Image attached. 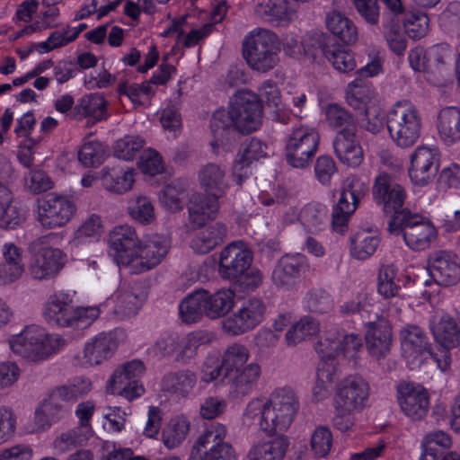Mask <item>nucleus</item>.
<instances>
[{"mask_svg":"<svg viewBox=\"0 0 460 460\" xmlns=\"http://www.w3.org/2000/svg\"><path fill=\"white\" fill-rule=\"evenodd\" d=\"M102 181L104 188L115 193H124L129 190L134 183L133 171L118 165H106L102 168Z\"/></svg>","mask_w":460,"mask_h":460,"instance_id":"f704fd0d","label":"nucleus"},{"mask_svg":"<svg viewBox=\"0 0 460 460\" xmlns=\"http://www.w3.org/2000/svg\"><path fill=\"white\" fill-rule=\"evenodd\" d=\"M402 354L409 362L421 361L431 346L426 332L416 324H406L400 331Z\"/></svg>","mask_w":460,"mask_h":460,"instance_id":"393cba45","label":"nucleus"},{"mask_svg":"<svg viewBox=\"0 0 460 460\" xmlns=\"http://www.w3.org/2000/svg\"><path fill=\"white\" fill-rule=\"evenodd\" d=\"M145 140L138 136H126L119 139L114 146V155L122 160H132L140 152Z\"/></svg>","mask_w":460,"mask_h":460,"instance_id":"69168bd1","label":"nucleus"},{"mask_svg":"<svg viewBox=\"0 0 460 460\" xmlns=\"http://www.w3.org/2000/svg\"><path fill=\"white\" fill-rule=\"evenodd\" d=\"M105 156L103 146L99 141L86 142L78 151V160L85 167L100 165Z\"/></svg>","mask_w":460,"mask_h":460,"instance_id":"0e129e2a","label":"nucleus"},{"mask_svg":"<svg viewBox=\"0 0 460 460\" xmlns=\"http://www.w3.org/2000/svg\"><path fill=\"white\" fill-rule=\"evenodd\" d=\"M327 210L321 204H307L300 212L299 219L309 232L322 231L326 226Z\"/></svg>","mask_w":460,"mask_h":460,"instance_id":"3c124183","label":"nucleus"},{"mask_svg":"<svg viewBox=\"0 0 460 460\" xmlns=\"http://www.w3.org/2000/svg\"><path fill=\"white\" fill-rule=\"evenodd\" d=\"M139 241L135 229L128 225L114 227L109 236V245L114 251L118 262L128 267L137 254Z\"/></svg>","mask_w":460,"mask_h":460,"instance_id":"bb28decb","label":"nucleus"},{"mask_svg":"<svg viewBox=\"0 0 460 460\" xmlns=\"http://www.w3.org/2000/svg\"><path fill=\"white\" fill-rule=\"evenodd\" d=\"M367 190V185L359 178H348L332 209V225L334 231L341 234L346 231L351 214L357 209Z\"/></svg>","mask_w":460,"mask_h":460,"instance_id":"f8f14e48","label":"nucleus"},{"mask_svg":"<svg viewBox=\"0 0 460 460\" xmlns=\"http://www.w3.org/2000/svg\"><path fill=\"white\" fill-rule=\"evenodd\" d=\"M198 180L205 193L215 199L224 197L229 188L226 169L215 163H208L201 166L198 172Z\"/></svg>","mask_w":460,"mask_h":460,"instance_id":"cd10ccee","label":"nucleus"},{"mask_svg":"<svg viewBox=\"0 0 460 460\" xmlns=\"http://www.w3.org/2000/svg\"><path fill=\"white\" fill-rule=\"evenodd\" d=\"M305 304L309 311L317 314H325L333 307L331 295L322 288L310 290L305 296Z\"/></svg>","mask_w":460,"mask_h":460,"instance_id":"338daca9","label":"nucleus"},{"mask_svg":"<svg viewBox=\"0 0 460 460\" xmlns=\"http://www.w3.org/2000/svg\"><path fill=\"white\" fill-rule=\"evenodd\" d=\"M366 348L371 357L379 360L385 358L391 350L393 342L392 327L388 321L380 319L366 325Z\"/></svg>","mask_w":460,"mask_h":460,"instance_id":"5701e85b","label":"nucleus"},{"mask_svg":"<svg viewBox=\"0 0 460 460\" xmlns=\"http://www.w3.org/2000/svg\"><path fill=\"white\" fill-rule=\"evenodd\" d=\"M398 402L402 411L409 418L419 420L428 412L429 397L421 386L402 384L398 386Z\"/></svg>","mask_w":460,"mask_h":460,"instance_id":"4be33fe9","label":"nucleus"},{"mask_svg":"<svg viewBox=\"0 0 460 460\" xmlns=\"http://www.w3.org/2000/svg\"><path fill=\"white\" fill-rule=\"evenodd\" d=\"M252 260V252L243 241L233 242L220 252L218 273L224 279L234 281L239 291H252L262 282L261 271L251 268Z\"/></svg>","mask_w":460,"mask_h":460,"instance_id":"f257e3e1","label":"nucleus"},{"mask_svg":"<svg viewBox=\"0 0 460 460\" xmlns=\"http://www.w3.org/2000/svg\"><path fill=\"white\" fill-rule=\"evenodd\" d=\"M226 432L225 425L211 424L194 442L188 460H235L234 448L225 441Z\"/></svg>","mask_w":460,"mask_h":460,"instance_id":"1a4fd4ad","label":"nucleus"},{"mask_svg":"<svg viewBox=\"0 0 460 460\" xmlns=\"http://www.w3.org/2000/svg\"><path fill=\"white\" fill-rule=\"evenodd\" d=\"M146 367L141 360L134 359L124 363L117 368L111 377L107 390L112 394H119L128 401L140 397L145 393L141 383Z\"/></svg>","mask_w":460,"mask_h":460,"instance_id":"9b49d317","label":"nucleus"},{"mask_svg":"<svg viewBox=\"0 0 460 460\" xmlns=\"http://www.w3.org/2000/svg\"><path fill=\"white\" fill-rule=\"evenodd\" d=\"M208 290L200 288L187 296L180 304V317L185 323H194L207 316Z\"/></svg>","mask_w":460,"mask_h":460,"instance_id":"c9c22d12","label":"nucleus"},{"mask_svg":"<svg viewBox=\"0 0 460 460\" xmlns=\"http://www.w3.org/2000/svg\"><path fill=\"white\" fill-rule=\"evenodd\" d=\"M196 383L197 376L194 372L182 370L164 376L163 378V389L177 398H185L192 391Z\"/></svg>","mask_w":460,"mask_h":460,"instance_id":"ea45409f","label":"nucleus"},{"mask_svg":"<svg viewBox=\"0 0 460 460\" xmlns=\"http://www.w3.org/2000/svg\"><path fill=\"white\" fill-rule=\"evenodd\" d=\"M73 299L68 294L55 293L44 304L42 315L45 322L53 327L73 326Z\"/></svg>","mask_w":460,"mask_h":460,"instance_id":"412c9836","label":"nucleus"},{"mask_svg":"<svg viewBox=\"0 0 460 460\" xmlns=\"http://www.w3.org/2000/svg\"><path fill=\"white\" fill-rule=\"evenodd\" d=\"M319 332V323L310 316H305L295 323L286 333L288 345L294 346Z\"/></svg>","mask_w":460,"mask_h":460,"instance_id":"5fc2aeb1","label":"nucleus"},{"mask_svg":"<svg viewBox=\"0 0 460 460\" xmlns=\"http://www.w3.org/2000/svg\"><path fill=\"white\" fill-rule=\"evenodd\" d=\"M267 144L255 137L242 144L232 167L233 179L238 185L241 186L251 174L252 164L267 156Z\"/></svg>","mask_w":460,"mask_h":460,"instance_id":"aec40b11","label":"nucleus"},{"mask_svg":"<svg viewBox=\"0 0 460 460\" xmlns=\"http://www.w3.org/2000/svg\"><path fill=\"white\" fill-rule=\"evenodd\" d=\"M226 236V227L222 223H215L202 230L191 242V247L199 253H208L223 243Z\"/></svg>","mask_w":460,"mask_h":460,"instance_id":"a19ab883","label":"nucleus"},{"mask_svg":"<svg viewBox=\"0 0 460 460\" xmlns=\"http://www.w3.org/2000/svg\"><path fill=\"white\" fill-rule=\"evenodd\" d=\"M320 136L314 128L306 125L294 127L287 136V163L294 168H307L318 150Z\"/></svg>","mask_w":460,"mask_h":460,"instance_id":"6e6552de","label":"nucleus"},{"mask_svg":"<svg viewBox=\"0 0 460 460\" xmlns=\"http://www.w3.org/2000/svg\"><path fill=\"white\" fill-rule=\"evenodd\" d=\"M439 169V154L437 149L418 146L410 156L409 177L415 185L430 182Z\"/></svg>","mask_w":460,"mask_h":460,"instance_id":"f3484780","label":"nucleus"},{"mask_svg":"<svg viewBox=\"0 0 460 460\" xmlns=\"http://www.w3.org/2000/svg\"><path fill=\"white\" fill-rule=\"evenodd\" d=\"M289 438L279 435L269 440L253 443L246 455V460H283L289 448Z\"/></svg>","mask_w":460,"mask_h":460,"instance_id":"7c9ffc66","label":"nucleus"},{"mask_svg":"<svg viewBox=\"0 0 460 460\" xmlns=\"http://www.w3.org/2000/svg\"><path fill=\"white\" fill-rule=\"evenodd\" d=\"M75 213L76 205L67 196L50 192L37 199L36 220L44 229L65 226Z\"/></svg>","mask_w":460,"mask_h":460,"instance_id":"9d476101","label":"nucleus"},{"mask_svg":"<svg viewBox=\"0 0 460 460\" xmlns=\"http://www.w3.org/2000/svg\"><path fill=\"white\" fill-rule=\"evenodd\" d=\"M380 70L381 64L378 60H374L365 66L360 67L357 71L359 77L349 84L347 92L369 102L374 95V90L371 88L369 82L362 77L374 76L377 75Z\"/></svg>","mask_w":460,"mask_h":460,"instance_id":"79ce46f5","label":"nucleus"},{"mask_svg":"<svg viewBox=\"0 0 460 460\" xmlns=\"http://www.w3.org/2000/svg\"><path fill=\"white\" fill-rule=\"evenodd\" d=\"M107 102L101 93H91L82 97L72 110L71 115L75 119L90 118L93 123L107 118Z\"/></svg>","mask_w":460,"mask_h":460,"instance_id":"4c0bfd02","label":"nucleus"},{"mask_svg":"<svg viewBox=\"0 0 460 460\" xmlns=\"http://www.w3.org/2000/svg\"><path fill=\"white\" fill-rule=\"evenodd\" d=\"M218 199L201 194H193L188 204L189 222L192 228H200L208 220H213L218 211Z\"/></svg>","mask_w":460,"mask_h":460,"instance_id":"c756f323","label":"nucleus"},{"mask_svg":"<svg viewBox=\"0 0 460 460\" xmlns=\"http://www.w3.org/2000/svg\"><path fill=\"white\" fill-rule=\"evenodd\" d=\"M452 444V438L447 432L440 429L429 432L423 437L420 443L422 453L420 460H438V453L433 445L448 449Z\"/></svg>","mask_w":460,"mask_h":460,"instance_id":"09e8293b","label":"nucleus"},{"mask_svg":"<svg viewBox=\"0 0 460 460\" xmlns=\"http://www.w3.org/2000/svg\"><path fill=\"white\" fill-rule=\"evenodd\" d=\"M373 199L385 214L395 217L402 212L406 199L405 189L386 172L379 173L372 188Z\"/></svg>","mask_w":460,"mask_h":460,"instance_id":"4468645a","label":"nucleus"},{"mask_svg":"<svg viewBox=\"0 0 460 460\" xmlns=\"http://www.w3.org/2000/svg\"><path fill=\"white\" fill-rule=\"evenodd\" d=\"M298 409V399L291 388L276 389L264 403L259 423L261 429L267 434L286 431Z\"/></svg>","mask_w":460,"mask_h":460,"instance_id":"7ed1b4c3","label":"nucleus"},{"mask_svg":"<svg viewBox=\"0 0 460 460\" xmlns=\"http://www.w3.org/2000/svg\"><path fill=\"white\" fill-rule=\"evenodd\" d=\"M315 42L323 55L336 70L349 73L355 69L356 61L353 53L338 45L335 38L324 33H316Z\"/></svg>","mask_w":460,"mask_h":460,"instance_id":"a878e982","label":"nucleus"},{"mask_svg":"<svg viewBox=\"0 0 460 460\" xmlns=\"http://www.w3.org/2000/svg\"><path fill=\"white\" fill-rule=\"evenodd\" d=\"M309 270L310 264L305 255L286 254L275 265L271 280L278 288L288 290L294 287L296 279L305 277Z\"/></svg>","mask_w":460,"mask_h":460,"instance_id":"a211bd4d","label":"nucleus"},{"mask_svg":"<svg viewBox=\"0 0 460 460\" xmlns=\"http://www.w3.org/2000/svg\"><path fill=\"white\" fill-rule=\"evenodd\" d=\"M65 343L58 335H50L35 324L26 326L9 339L12 351L31 361L47 358Z\"/></svg>","mask_w":460,"mask_h":460,"instance_id":"20e7f679","label":"nucleus"},{"mask_svg":"<svg viewBox=\"0 0 460 460\" xmlns=\"http://www.w3.org/2000/svg\"><path fill=\"white\" fill-rule=\"evenodd\" d=\"M397 272L394 266L385 265L379 270L378 293L385 298L394 297L401 289V280L396 278Z\"/></svg>","mask_w":460,"mask_h":460,"instance_id":"6e6d98bb","label":"nucleus"},{"mask_svg":"<svg viewBox=\"0 0 460 460\" xmlns=\"http://www.w3.org/2000/svg\"><path fill=\"white\" fill-rule=\"evenodd\" d=\"M325 117L328 125L339 131H357L354 117L343 107L331 103L326 107Z\"/></svg>","mask_w":460,"mask_h":460,"instance_id":"864d4df0","label":"nucleus"},{"mask_svg":"<svg viewBox=\"0 0 460 460\" xmlns=\"http://www.w3.org/2000/svg\"><path fill=\"white\" fill-rule=\"evenodd\" d=\"M186 198L185 189L176 183H172L161 191L159 200L161 204L171 211L182 209Z\"/></svg>","mask_w":460,"mask_h":460,"instance_id":"680f3d73","label":"nucleus"},{"mask_svg":"<svg viewBox=\"0 0 460 460\" xmlns=\"http://www.w3.org/2000/svg\"><path fill=\"white\" fill-rule=\"evenodd\" d=\"M451 57L447 44H437L429 48L424 54L428 62V72L441 73L447 66Z\"/></svg>","mask_w":460,"mask_h":460,"instance_id":"bf43d9fd","label":"nucleus"},{"mask_svg":"<svg viewBox=\"0 0 460 460\" xmlns=\"http://www.w3.org/2000/svg\"><path fill=\"white\" fill-rule=\"evenodd\" d=\"M325 22L327 29L346 45L353 44L358 40V30L354 22L338 11H332L326 14Z\"/></svg>","mask_w":460,"mask_h":460,"instance_id":"58836bf2","label":"nucleus"},{"mask_svg":"<svg viewBox=\"0 0 460 460\" xmlns=\"http://www.w3.org/2000/svg\"><path fill=\"white\" fill-rule=\"evenodd\" d=\"M146 297V292L137 284L121 289L116 298L114 314L121 320L134 316Z\"/></svg>","mask_w":460,"mask_h":460,"instance_id":"72a5a7b5","label":"nucleus"},{"mask_svg":"<svg viewBox=\"0 0 460 460\" xmlns=\"http://www.w3.org/2000/svg\"><path fill=\"white\" fill-rule=\"evenodd\" d=\"M316 385L313 389V396L318 402L328 396V384H332L336 378L335 367L324 363L316 372Z\"/></svg>","mask_w":460,"mask_h":460,"instance_id":"774afa93","label":"nucleus"},{"mask_svg":"<svg viewBox=\"0 0 460 460\" xmlns=\"http://www.w3.org/2000/svg\"><path fill=\"white\" fill-rule=\"evenodd\" d=\"M357 131H338L333 140L337 158L344 164L358 167L363 161V151L356 137Z\"/></svg>","mask_w":460,"mask_h":460,"instance_id":"c85d7f7f","label":"nucleus"},{"mask_svg":"<svg viewBox=\"0 0 460 460\" xmlns=\"http://www.w3.org/2000/svg\"><path fill=\"white\" fill-rule=\"evenodd\" d=\"M169 247V239L161 234L151 235L144 242L139 241L137 254L128 265L131 272L141 273L156 267L167 254Z\"/></svg>","mask_w":460,"mask_h":460,"instance_id":"2eb2a0df","label":"nucleus"},{"mask_svg":"<svg viewBox=\"0 0 460 460\" xmlns=\"http://www.w3.org/2000/svg\"><path fill=\"white\" fill-rule=\"evenodd\" d=\"M429 271L441 286H452L460 280V265L456 257L445 251H437L429 255Z\"/></svg>","mask_w":460,"mask_h":460,"instance_id":"b1692460","label":"nucleus"},{"mask_svg":"<svg viewBox=\"0 0 460 460\" xmlns=\"http://www.w3.org/2000/svg\"><path fill=\"white\" fill-rule=\"evenodd\" d=\"M207 316L217 319L225 316L233 308L234 304V293L230 289H221L214 294L208 291Z\"/></svg>","mask_w":460,"mask_h":460,"instance_id":"c03bdc74","label":"nucleus"},{"mask_svg":"<svg viewBox=\"0 0 460 460\" xmlns=\"http://www.w3.org/2000/svg\"><path fill=\"white\" fill-rule=\"evenodd\" d=\"M190 431V422L183 416H177L170 420L162 432L164 446L170 449L179 447L186 438Z\"/></svg>","mask_w":460,"mask_h":460,"instance_id":"a18cd8bd","label":"nucleus"},{"mask_svg":"<svg viewBox=\"0 0 460 460\" xmlns=\"http://www.w3.org/2000/svg\"><path fill=\"white\" fill-rule=\"evenodd\" d=\"M265 311L266 305L261 299L249 298L236 313L224 320L223 329L233 335L244 333L262 322Z\"/></svg>","mask_w":460,"mask_h":460,"instance_id":"dca6fc26","label":"nucleus"},{"mask_svg":"<svg viewBox=\"0 0 460 460\" xmlns=\"http://www.w3.org/2000/svg\"><path fill=\"white\" fill-rule=\"evenodd\" d=\"M230 376V394L233 398H242L256 387L261 375V366L252 362Z\"/></svg>","mask_w":460,"mask_h":460,"instance_id":"2f4dec72","label":"nucleus"},{"mask_svg":"<svg viewBox=\"0 0 460 460\" xmlns=\"http://www.w3.org/2000/svg\"><path fill=\"white\" fill-rule=\"evenodd\" d=\"M249 357L250 351L246 346L240 343L229 345L222 358L225 377L230 376L234 372L244 367Z\"/></svg>","mask_w":460,"mask_h":460,"instance_id":"8fccbe9b","label":"nucleus"},{"mask_svg":"<svg viewBox=\"0 0 460 460\" xmlns=\"http://www.w3.org/2000/svg\"><path fill=\"white\" fill-rule=\"evenodd\" d=\"M439 138L451 146L460 140V109L455 106L441 109L437 118Z\"/></svg>","mask_w":460,"mask_h":460,"instance_id":"473e14b6","label":"nucleus"},{"mask_svg":"<svg viewBox=\"0 0 460 460\" xmlns=\"http://www.w3.org/2000/svg\"><path fill=\"white\" fill-rule=\"evenodd\" d=\"M91 390V383L87 380L76 381L73 384L56 387L51 391L52 401L60 399L66 403L73 402L87 394Z\"/></svg>","mask_w":460,"mask_h":460,"instance_id":"4d7b16f0","label":"nucleus"},{"mask_svg":"<svg viewBox=\"0 0 460 460\" xmlns=\"http://www.w3.org/2000/svg\"><path fill=\"white\" fill-rule=\"evenodd\" d=\"M211 132L217 141H221L228 137V135L237 131L235 128V119L231 114V108L228 110L216 111L210 119Z\"/></svg>","mask_w":460,"mask_h":460,"instance_id":"603ef678","label":"nucleus"},{"mask_svg":"<svg viewBox=\"0 0 460 460\" xmlns=\"http://www.w3.org/2000/svg\"><path fill=\"white\" fill-rule=\"evenodd\" d=\"M90 437L87 430L75 428L57 438L54 441V448L59 453H66L84 445Z\"/></svg>","mask_w":460,"mask_h":460,"instance_id":"052dcab7","label":"nucleus"},{"mask_svg":"<svg viewBox=\"0 0 460 460\" xmlns=\"http://www.w3.org/2000/svg\"><path fill=\"white\" fill-rule=\"evenodd\" d=\"M117 348V342L111 334L100 333L84 346V357L89 366H96L111 358Z\"/></svg>","mask_w":460,"mask_h":460,"instance_id":"e433bc0d","label":"nucleus"},{"mask_svg":"<svg viewBox=\"0 0 460 460\" xmlns=\"http://www.w3.org/2000/svg\"><path fill=\"white\" fill-rule=\"evenodd\" d=\"M387 231L395 236L402 235L407 246L416 251L427 249L437 237L435 226L408 208L390 217Z\"/></svg>","mask_w":460,"mask_h":460,"instance_id":"39448f33","label":"nucleus"},{"mask_svg":"<svg viewBox=\"0 0 460 460\" xmlns=\"http://www.w3.org/2000/svg\"><path fill=\"white\" fill-rule=\"evenodd\" d=\"M386 115L384 110L376 105H371L365 109L362 117L358 119L360 127L372 133L378 134L383 131L386 125Z\"/></svg>","mask_w":460,"mask_h":460,"instance_id":"13d9d810","label":"nucleus"},{"mask_svg":"<svg viewBox=\"0 0 460 460\" xmlns=\"http://www.w3.org/2000/svg\"><path fill=\"white\" fill-rule=\"evenodd\" d=\"M56 237V234H48L36 238L29 244V251L32 253L30 273L33 279H52L63 268L66 254L59 249L48 246Z\"/></svg>","mask_w":460,"mask_h":460,"instance_id":"0eeeda50","label":"nucleus"},{"mask_svg":"<svg viewBox=\"0 0 460 460\" xmlns=\"http://www.w3.org/2000/svg\"><path fill=\"white\" fill-rule=\"evenodd\" d=\"M379 243L378 236L368 231H358L350 238L351 255L358 260H366L374 254Z\"/></svg>","mask_w":460,"mask_h":460,"instance_id":"de8ad7c7","label":"nucleus"},{"mask_svg":"<svg viewBox=\"0 0 460 460\" xmlns=\"http://www.w3.org/2000/svg\"><path fill=\"white\" fill-rule=\"evenodd\" d=\"M255 12L269 22L278 25L291 22L294 16L293 10L288 6V3L284 0L279 2L269 0L265 4H257Z\"/></svg>","mask_w":460,"mask_h":460,"instance_id":"37998d69","label":"nucleus"},{"mask_svg":"<svg viewBox=\"0 0 460 460\" xmlns=\"http://www.w3.org/2000/svg\"><path fill=\"white\" fill-rule=\"evenodd\" d=\"M279 48L275 33L260 29L252 31L243 40V57L255 71L266 73L279 62Z\"/></svg>","mask_w":460,"mask_h":460,"instance_id":"423d86ee","label":"nucleus"},{"mask_svg":"<svg viewBox=\"0 0 460 460\" xmlns=\"http://www.w3.org/2000/svg\"><path fill=\"white\" fill-rule=\"evenodd\" d=\"M386 127L396 146L403 149L412 147L421 135L420 111L408 100L398 101L387 111Z\"/></svg>","mask_w":460,"mask_h":460,"instance_id":"f03ea898","label":"nucleus"},{"mask_svg":"<svg viewBox=\"0 0 460 460\" xmlns=\"http://www.w3.org/2000/svg\"><path fill=\"white\" fill-rule=\"evenodd\" d=\"M0 214V227L4 229H14L22 226L26 220V211L18 203L10 201Z\"/></svg>","mask_w":460,"mask_h":460,"instance_id":"e2e57ef3","label":"nucleus"},{"mask_svg":"<svg viewBox=\"0 0 460 460\" xmlns=\"http://www.w3.org/2000/svg\"><path fill=\"white\" fill-rule=\"evenodd\" d=\"M237 131L250 134L257 130L262 120V105L258 96L251 92L239 93L230 104Z\"/></svg>","mask_w":460,"mask_h":460,"instance_id":"ddd939ff","label":"nucleus"},{"mask_svg":"<svg viewBox=\"0 0 460 460\" xmlns=\"http://www.w3.org/2000/svg\"><path fill=\"white\" fill-rule=\"evenodd\" d=\"M432 332L436 341L444 348H454L460 341V331L456 322L449 316L441 317L432 327Z\"/></svg>","mask_w":460,"mask_h":460,"instance_id":"49530a36","label":"nucleus"},{"mask_svg":"<svg viewBox=\"0 0 460 460\" xmlns=\"http://www.w3.org/2000/svg\"><path fill=\"white\" fill-rule=\"evenodd\" d=\"M368 383L359 376H348L336 392L335 409L361 411L368 399Z\"/></svg>","mask_w":460,"mask_h":460,"instance_id":"6ab92c4d","label":"nucleus"}]
</instances>
